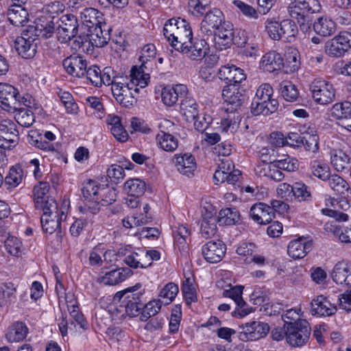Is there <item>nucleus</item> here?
<instances>
[{
  "mask_svg": "<svg viewBox=\"0 0 351 351\" xmlns=\"http://www.w3.org/2000/svg\"><path fill=\"white\" fill-rule=\"evenodd\" d=\"M287 13L295 20L300 29L307 32L311 28L313 14L319 12L321 5L317 0H288Z\"/></svg>",
  "mask_w": 351,
  "mask_h": 351,
  "instance_id": "1",
  "label": "nucleus"
},
{
  "mask_svg": "<svg viewBox=\"0 0 351 351\" xmlns=\"http://www.w3.org/2000/svg\"><path fill=\"white\" fill-rule=\"evenodd\" d=\"M241 32L238 33L239 35ZM241 38L234 35L233 25L232 23L224 24L223 26L215 32L212 36H208L207 40H210L214 43V47L218 50H223L228 49L234 43L238 47H243L247 42L246 37L244 35V32H241Z\"/></svg>",
  "mask_w": 351,
  "mask_h": 351,
  "instance_id": "2",
  "label": "nucleus"
},
{
  "mask_svg": "<svg viewBox=\"0 0 351 351\" xmlns=\"http://www.w3.org/2000/svg\"><path fill=\"white\" fill-rule=\"evenodd\" d=\"M141 287L140 284H136L132 287L125 289L123 291L117 292L114 300H122V305L125 308V313L131 317L138 315L142 310L143 304L141 302L142 294L140 292H135Z\"/></svg>",
  "mask_w": 351,
  "mask_h": 351,
  "instance_id": "3",
  "label": "nucleus"
},
{
  "mask_svg": "<svg viewBox=\"0 0 351 351\" xmlns=\"http://www.w3.org/2000/svg\"><path fill=\"white\" fill-rule=\"evenodd\" d=\"M49 204V207L42 209L43 213L40 217V223L43 230L51 234L61 228V221L66 216L64 211L58 208L56 201H51Z\"/></svg>",
  "mask_w": 351,
  "mask_h": 351,
  "instance_id": "4",
  "label": "nucleus"
},
{
  "mask_svg": "<svg viewBox=\"0 0 351 351\" xmlns=\"http://www.w3.org/2000/svg\"><path fill=\"white\" fill-rule=\"evenodd\" d=\"M102 187L103 185L98 184L93 180H89L84 184L82 192L85 202L84 206L80 208V210L82 213H87L89 212L92 214H95L99 212V195Z\"/></svg>",
  "mask_w": 351,
  "mask_h": 351,
  "instance_id": "5",
  "label": "nucleus"
},
{
  "mask_svg": "<svg viewBox=\"0 0 351 351\" xmlns=\"http://www.w3.org/2000/svg\"><path fill=\"white\" fill-rule=\"evenodd\" d=\"M56 36L60 42L67 43L77 35L79 24L75 15L64 14L56 19Z\"/></svg>",
  "mask_w": 351,
  "mask_h": 351,
  "instance_id": "6",
  "label": "nucleus"
},
{
  "mask_svg": "<svg viewBox=\"0 0 351 351\" xmlns=\"http://www.w3.org/2000/svg\"><path fill=\"white\" fill-rule=\"evenodd\" d=\"M160 254L155 250H147L138 248L125 257L124 262L131 268H147L152 264V261H158Z\"/></svg>",
  "mask_w": 351,
  "mask_h": 351,
  "instance_id": "7",
  "label": "nucleus"
},
{
  "mask_svg": "<svg viewBox=\"0 0 351 351\" xmlns=\"http://www.w3.org/2000/svg\"><path fill=\"white\" fill-rule=\"evenodd\" d=\"M312 97L320 105L332 103L335 98V89L328 81L321 79L315 80L310 86Z\"/></svg>",
  "mask_w": 351,
  "mask_h": 351,
  "instance_id": "8",
  "label": "nucleus"
},
{
  "mask_svg": "<svg viewBox=\"0 0 351 351\" xmlns=\"http://www.w3.org/2000/svg\"><path fill=\"white\" fill-rule=\"evenodd\" d=\"M311 332L308 323L304 319L287 326L286 337L292 346H302L308 340Z\"/></svg>",
  "mask_w": 351,
  "mask_h": 351,
  "instance_id": "9",
  "label": "nucleus"
},
{
  "mask_svg": "<svg viewBox=\"0 0 351 351\" xmlns=\"http://www.w3.org/2000/svg\"><path fill=\"white\" fill-rule=\"evenodd\" d=\"M351 49V33L341 32L333 38L326 41L324 51L331 57L343 56L346 51Z\"/></svg>",
  "mask_w": 351,
  "mask_h": 351,
  "instance_id": "10",
  "label": "nucleus"
},
{
  "mask_svg": "<svg viewBox=\"0 0 351 351\" xmlns=\"http://www.w3.org/2000/svg\"><path fill=\"white\" fill-rule=\"evenodd\" d=\"M230 22L226 21L223 12L217 9L214 8L206 12L204 19L200 23V32L203 36L207 38L212 36L215 32Z\"/></svg>",
  "mask_w": 351,
  "mask_h": 351,
  "instance_id": "11",
  "label": "nucleus"
},
{
  "mask_svg": "<svg viewBox=\"0 0 351 351\" xmlns=\"http://www.w3.org/2000/svg\"><path fill=\"white\" fill-rule=\"evenodd\" d=\"M243 331L239 338L243 341H256L265 337L269 331V326L265 322L253 321L241 326Z\"/></svg>",
  "mask_w": 351,
  "mask_h": 351,
  "instance_id": "12",
  "label": "nucleus"
},
{
  "mask_svg": "<svg viewBox=\"0 0 351 351\" xmlns=\"http://www.w3.org/2000/svg\"><path fill=\"white\" fill-rule=\"evenodd\" d=\"M120 81L116 82L111 87L112 93L116 101L124 107L132 106L135 101L134 96L131 90L132 86L126 82V79L119 77Z\"/></svg>",
  "mask_w": 351,
  "mask_h": 351,
  "instance_id": "13",
  "label": "nucleus"
},
{
  "mask_svg": "<svg viewBox=\"0 0 351 351\" xmlns=\"http://www.w3.org/2000/svg\"><path fill=\"white\" fill-rule=\"evenodd\" d=\"M244 90L235 84H228L222 90V97L228 106V110L235 111L245 101Z\"/></svg>",
  "mask_w": 351,
  "mask_h": 351,
  "instance_id": "14",
  "label": "nucleus"
},
{
  "mask_svg": "<svg viewBox=\"0 0 351 351\" xmlns=\"http://www.w3.org/2000/svg\"><path fill=\"white\" fill-rule=\"evenodd\" d=\"M19 138L16 124L10 119L3 120L0 123V145L5 147H14Z\"/></svg>",
  "mask_w": 351,
  "mask_h": 351,
  "instance_id": "15",
  "label": "nucleus"
},
{
  "mask_svg": "<svg viewBox=\"0 0 351 351\" xmlns=\"http://www.w3.org/2000/svg\"><path fill=\"white\" fill-rule=\"evenodd\" d=\"M18 90L12 85L0 83V106L7 112L18 109Z\"/></svg>",
  "mask_w": 351,
  "mask_h": 351,
  "instance_id": "16",
  "label": "nucleus"
},
{
  "mask_svg": "<svg viewBox=\"0 0 351 351\" xmlns=\"http://www.w3.org/2000/svg\"><path fill=\"white\" fill-rule=\"evenodd\" d=\"M226 245L220 240L210 241L203 245L202 254L205 260L210 263H216L221 261L225 255Z\"/></svg>",
  "mask_w": 351,
  "mask_h": 351,
  "instance_id": "17",
  "label": "nucleus"
},
{
  "mask_svg": "<svg viewBox=\"0 0 351 351\" xmlns=\"http://www.w3.org/2000/svg\"><path fill=\"white\" fill-rule=\"evenodd\" d=\"M62 65L66 72L75 77L85 76L87 68L86 60L80 56H70L63 60Z\"/></svg>",
  "mask_w": 351,
  "mask_h": 351,
  "instance_id": "18",
  "label": "nucleus"
},
{
  "mask_svg": "<svg viewBox=\"0 0 351 351\" xmlns=\"http://www.w3.org/2000/svg\"><path fill=\"white\" fill-rule=\"evenodd\" d=\"M110 27L105 21L88 31L87 36L92 45L102 47L110 39Z\"/></svg>",
  "mask_w": 351,
  "mask_h": 351,
  "instance_id": "19",
  "label": "nucleus"
},
{
  "mask_svg": "<svg viewBox=\"0 0 351 351\" xmlns=\"http://www.w3.org/2000/svg\"><path fill=\"white\" fill-rule=\"evenodd\" d=\"M337 311V306L322 295L317 296L311 302V311L313 315L318 317L331 316Z\"/></svg>",
  "mask_w": 351,
  "mask_h": 351,
  "instance_id": "20",
  "label": "nucleus"
},
{
  "mask_svg": "<svg viewBox=\"0 0 351 351\" xmlns=\"http://www.w3.org/2000/svg\"><path fill=\"white\" fill-rule=\"evenodd\" d=\"M251 218L261 225L267 224L271 222L275 217V213L270 206L260 202L254 204L250 210Z\"/></svg>",
  "mask_w": 351,
  "mask_h": 351,
  "instance_id": "21",
  "label": "nucleus"
},
{
  "mask_svg": "<svg viewBox=\"0 0 351 351\" xmlns=\"http://www.w3.org/2000/svg\"><path fill=\"white\" fill-rule=\"evenodd\" d=\"M185 47L186 49H181L180 52L186 54L193 60H202L209 51V46L205 38L197 39L194 42L191 40L189 44Z\"/></svg>",
  "mask_w": 351,
  "mask_h": 351,
  "instance_id": "22",
  "label": "nucleus"
},
{
  "mask_svg": "<svg viewBox=\"0 0 351 351\" xmlns=\"http://www.w3.org/2000/svg\"><path fill=\"white\" fill-rule=\"evenodd\" d=\"M180 28L176 34L175 39L171 43V46L177 51H180L182 49H186V45H189L191 40H193V32L189 23L186 21H180Z\"/></svg>",
  "mask_w": 351,
  "mask_h": 351,
  "instance_id": "23",
  "label": "nucleus"
},
{
  "mask_svg": "<svg viewBox=\"0 0 351 351\" xmlns=\"http://www.w3.org/2000/svg\"><path fill=\"white\" fill-rule=\"evenodd\" d=\"M312 243L304 237H300L289 242L287 247L289 256L293 259L303 258L311 251Z\"/></svg>",
  "mask_w": 351,
  "mask_h": 351,
  "instance_id": "24",
  "label": "nucleus"
},
{
  "mask_svg": "<svg viewBox=\"0 0 351 351\" xmlns=\"http://www.w3.org/2000/svg\"><path fill=\"white\" fill-rule=\"evenodd\" d=\"M173 161L178 171L188 177L193 175L196 169V161L195 157L189 153L183 154H176Z\"/></svg>",
  "mask_w": 351,
  "mask_h": 351,
  "instance_id": "25",
  "label": "nucleus"
},
{
  "mask_svg": "<svg viewBox=\"0 0 351 351\" xmlns=\"http://www.w3.org/2000/svg\"><path fill=\"white\" fill-rule=\"evenodd\" d=\"M331 277L335 282L351 287V267L348 262L341 261L333 267Z\"/></svg>",
  "mask_w": 351,
  "mask_h": 351,
  "instance_id": "26",
  "label": "nucleus"
},
{
  "mask_svg": "<svg viewBox=\"0 0 351 351\" xmlns=\"http://www.w3.org/2000/svg\"><path fill=\"white\" fill-rule=\"evenodd\" d=\"M218 75L221 80L230 83L229 84L237 85L246 78L243 71L234 65L221 66L219 70Z\"/></svg>",
  "mask_w": 351,
  "mask_h": 351,
  "instance_id": "27",
  "label": "nucleus"
},
{
  "mask_svg": "<svg viewBox=\"0 0 351 351\" xmlns=\"http://www.w3.org/2000/svg\"><path fill=\"white\" fill-rule=\"evenodd\" d=\"M49 190V185L46 182H40L38 185L34 187V204L36 209H45V208L49 207V203H50L51 201H56L52 197L47 195Z\"/></svg>",
  "mask_w": 351,
  "mask_h": 351,
  "instance_id": "28",
  "label": "nucleus"
},
{
  "mask_svg": "<svg viewBox=\"0 0 351 351\" xmlns=\"http://www.w3.org/2000/svg\"><path fill=\"white\" fill-rule=\"evenodd\" d=\"M80 20L87 31L105 21L103 13L93 8H84L80 12Z\"/></svg>",
  "mask_w": 351,
  "mask_h": 351,
  "instance_id": "29",
  "label": "nucleus"
},
{
  "mask_svg": "<svg viewBox=\"0 0 351 351\" xmlns=\"http://www.w3.org/2000/svg\"><path fill=\"white\" fill-rule=\"evenodd\" d=\"M284 66L282 56L275 51L265 53L260 62V67L265 71L269 73L279 71Z\"/></svg>",
  "mask_w": 351,
  "mask_h": 351,
  "instance_id": "30",
  "label": "nucleus"
},
{
  "mask_svg": "<svg viewBox=\"0 0 351 351\" xmlns=\"http://www.w3.org/2000/svg\"><path fill=\"white\" fill-rule=\"evenodd\" d=\"M312 26L316 34L324 37L331 36L336 30L335 22L327 16H321L314 22L313 21Z\"/></svg>",
  "mask_w": 351,
  "mask_h": 351,
  "instance_id": "31",
  "label": "nucleus"
},
{
  "mask_svg": "<svg viewBox=\"0 0 351 351\" xmlns=\"http://www.w3.org/2000/svg\"><path fill=\"white\" fill-rule=\"evenodd\" d=\"M8 19L14 26H24L29 21V12L25 7L10 5Z\"/></svg>",
  "mask_w": 351,
  "mask_h": 351,
  "instance_id": "32",
  "label": "nucleus"
},
{
  "mask_svg": "<svg viewBox=\"0 0 351 351\" xmlns=\"http://www.w3.org/2000/svg\"><path fill=\"white\" fill-rule=\"evenodd\" d=\"M129 268H119L107 272L101 278V282L106 285H115L124 281L132 275Z\"/></svg>",
  "mask_w": 351,
  "mask_h": 351,
  "instance_id": "33",
  "label": "nucleus"
},
{
  "mask_svg": "<svg viewBox=\"0 0 351 351\" xmlns=\"http://www.w3.org/2000/svg\"><path fill=\"white\" fill-rule=\"evenodd\" d=\"M29 330L22 322H15L8 328L5 337L9 342H19L25 339Z\"/></svg>",
  "mask_w": 351,
  "mask_h": 351,
  "instance_id": "34",
  "label": "nucleus"
},
{
  "mask_svg": "<svg viewBox=\"0 0 351 351\" xmlns=\"http://www.w3.org/2000/svg\"><path fill=\"white\" fill-rule=\"evenodd\" d=\"M38 44L33 40H25L18 37L15 40V49L19 56L25 59H30L34 57L37 51Z\"/></svg>",
  "mask_w": 351,
  "mask_h": 351,
  "instance_id": "35",
  "label": "nucleus"
},
{
  "mask_svg": "<svg viewBox=\"0 0 351 351\" xmlns=\"http://www.w3.org/2000/svg\"><path fill=\"white\" fill-rule=\"evenodd\" d=\"M218 220L215 214L210 211H206L202 216L201 223V233L205 238H209L214 236L217 231V223Z\"/></svg>",
  "mask_w": 351,
  "mask_h": 351,
  "instance_id": "36",
  "label": "nucleus"
},
{
  "mask_svg": "<svg viewBox=\"0 0 351 351\" xmlns=\"http://www.w3.org/2000/svg\"><path fill=\"white\" fill-rule=\"evenodd\" d=\"M106 122L110 126V130L114 138L120 142H125L128 138V134L123 128L119 117L109 114Z\"/></svg>",
  "mask_w": 351,
  "mask_h": 351,
  "instance_id": "37",
  "label": "nucleus"
},
{
  "mask_svg": "<svg viewBox=\"0 0 351 351\" xmlns=\"http://www.w3.org/2000/svg\"><path fill=\"white\" fill-rule=\"evenodd\" d=\"M180 111L186 121L192 122L198 117V104L193 98L186 97L181 102Z\"/></svg>",
  "mask_w": 351,
  "mask_h": 351,
  "instance_id": "38",
  "label": "nucleus"
},
{
  "mask_svg": "<svg viewBox=\"0 0 351 351\" xmlns=\"http://www.w3.org/2000/svg\"><path fill=\"white\" fill-rule=\"evenodd\" d=\"M186 89V86L182 84L176 85L174 87H165L161 94L163 103L168 106H173L178 100L179 94L184 92Z\"/></svg>",
  "mask_w": 351,
  "mask_h": 351,
  "instance_id": "39",
  "label": "nucleus"
},
{
  "mask_svg": "<svg viewBox=\"0 0 351 351\" xmlns=\"http://www.w3.org/2000/svg\"><path fill=\"white\" fill-rule=\"evenodd\" d=\"M217 219L219 225L233 226L239 223L240 213L234 208H222Z\"/></svg>",
  "mask_w": 351,
  "mask_h": 351,
  "instance_id": "40",
  "label": "nucleus"
},
{
  "mask_svg": "<svg viewBox=\"0 0 351 351\" xmlns=\"http://www.w3.org/2000/svg\"><path fill=\"white\" fill-rule=\"evenodd\" d=\"M157 145L165 152H172L178 145V139L169 133L161 131L156 136Z\"/></svg>",
  "mask_w": 351,
  "mask_h": 351,
  "instance_id": "41",
  "label": "nucleus"
},
{
  "mask_svg": "<svg viewBox=\"0 0 351 351\" xmlns=\"http://www.w3.org/2000/svg\"><path fill=\"white\" fill-rule=\"evenodd\" d=\"M123 189L129 197H141L145 191L146 184L139 178L130 179L125 182Z\"/></svg>",
  "mask_w": 351,
  "mask_h": 351,
  "instance_id": "42",
  "label": "nucleus"
},
{
  "mask_svg": "<svg viewBox=\"0 0 351 351\" xmlns=\"http://www.w3.org/2000/svg\"><path fill=\"white\" fill-rule=\"evenodd\" d=\"M331 114L337 119H351V103L344 101L334 104L331 109ZM344 128L351 132V124H348Z\"/></svg>",
  "mask_w": 351,
  "mask_h": 351,
  "instance_id": "43",
  "label": "nucleus"
},
{
  "mask_svg": "<svg viewBox=\"0 0 351 351\" xmlns=\"http://www.w3.org/2000/svg\"><path fill=\"white\" fill-rule=\"evenodd\" d=\"M330 162L337 171H343L348 169L350 164L349 156L340 149L332 150L330 153Z\"/></svg>",
  "mask_w": 351,
  "mask_h": 351,
  "instance_id": "44",
  "label": "nucleus"
},
{
  "mask_svg": "<svg viewBox=\"0 0 351 351\" xmlns=\"http://www.w3.org/2000/svg\"><path fill=\"white\" fill-rule=\"evenodd\" d=\"M143 67H146V66L141 64L139 68L133 66L130 71L131 84L139 86L141 88L147 86L148 81L149 80V75L144 72L143 69Z\"/></svg>",
  "mask_w": 351,
  "mask_h": 351,
  "instance_id": "45",
  "label": "nucleus"
},
{
  "mask_svg": "<svg viewBox=\"0 0 351 351\" xmlns=\"http://www.w3.org/2000/svg\"><path fill=\"white\" fill-rule=\"evenodd\" d=\"M279 91L281 96L289 102L296 101L299 97V92L296 86L290 81H282L279 84Z\"/></svg>",
  "mask_w": 351,
  "mask_h": 351,
  "instance_id": "46",
  "label": "nucleus"
},
{
  "mask_svg": "<svg viewBox=\"0 0 351 351\" xmlns=\"http://www.w3.org/2000/svg\"><path fill=\"white\" fill-rule=\"evenodd\" d=\"M28 143L43 150L49 151V152H55V147L52 144L43 141V136L39 133V132L36 130H31L27 136Z\"/></svg>",
  "mask_w": 351,
  "mask_h": 351,
  "instance_id": "47",
  "label": "nucleus"
},
{
  "mask_svg": "<svg viewBox=\"0 0 351 351\" xmlns=\"http://www.w3.org/2000/svg\"><path fill=\"white\" fill-rule=\"evenodd\" d=\"M162 304L160 299L153 300L146 304H143L140 317L141 320L146 322L151 317L156 315L160 311Z\"/></svg>",
  "mask_w": 351,
  "mask_h": 351,
  "instance_id": "48",
  "label": "nucleus"
},
{
  "mask_svg": "<svg viewBox=\"0 0 351 351\" xmlns=\"http://www.w3.org/2000/svg\"><path fill=\"white\" fill-rule=\"evenodd\" d=\"M178 291L177 285L169 282L160 290L158 295L159 299L164 305H168L174 300Z\"/></svg>",
  "mask_w": 351,
  "mask_h": 351,
  "instance_id": "49",
  "label": "nucleus"
},
{
  "mask_svg": "<svg viewBox=\"0 0 351 351\" xmlns=\"http://www.w3.org/2000/svg\"><path fill=\"white\" fill-rule=\"evenodd\" d=\"M183 20L184 19L180 18H172L168 20L164 25L162 30L163 35L171 45V43H173V40L175 39L176 34H177L178 32H179L178 29L180 28V25L178 24L180 23V21Z\"/></svg>",
  "mask_w": 351,
  "mask_h": 351,
  "instance_id": "50",
  "label": "nucleus"
},
{
  "mask_svg": "<svg viewBox=\"0 0 351 351\" xmlns=\"http://www.w3.org/2000/svg\"><path fill=\"white\" fill-rule=\"evenodd\" d=\"M281 26L284 32V40L288 43L293 42L298 34L295 22L291 19H285L281 21Z\"/></svg>",
  "mask_w": 351,
  "mask_h": 351,
  "instance_id": "51",
  "label": "nucleus"
},
{
  "mask_svg": "<svg viewBox=\"0 0 351 351\" xmlns=\"http://www.w3.org/2000/svg\"><path fill=\"white\" fill-rule=\"evenodd\" d=\"M330 187L337 194L345 195L348 190V184L346 180L337 174L329 176L327 178Z\"/></svg>",
  "mask_w": 351,
  "mask_h": 351,
  "instance_id": "52",
  "label": "nucleus"
},
{
  "mask_svg": "<svg viewBox=\"0 0 351 351\" xmlns=\"http://www.w3.org/2000/svg\"><path fill=\"white\" fill-rule=\"evenodd\" d=\"M241 172L239 170H233L229 173H223V171H215L213 175V179L218 182H224L226 181L228 184H234L239 180Z\"/></svg>",
  "mask_w": 351,
  "mask_h": 351,
  "instance_id": "53",
  "label": "nucleus"
},
{
  "mask_svg": "<svg viewBox=\"0 0 351 351\" xmlns=\"http://www.w3.org/2000/svg\"><path fill=\"white\" fill-rule=\"evenodd\" d=\"M16 122L21 126L29 128L34 122V115L32 111L28 108H19L15 115Z\"/></svg>",
  "mask_w": 351,
  "mask_h": 351,
  "instance_id": "54",
  "label": "nucleus"
},
{
  "mask_svg": "<svg viewBox=\"0 0 351 351\" xmlns=\"http://www.w3.org/2000/svg\"><path fill=\"white\" fill-rule=\"evenodd\" d=\"M23 179V171L19 165L12 166L5 177V182L11 186H19Z\"/></svg>",
  "mask_w": 351,
  "mask_h": 351,
  "instance_id": "55",
  "label": "nucleus"
},
{
  "mask_svg": "<svg viewBox=\"0 0 351 351\" xmlns=\"http://www.w3.org/2000/svg\"><path fill=\"white\" fill-rule=\"evenodd\" d=\"M311 170L313 176L323 181H326L330 176V169L328 166L318 160H313L311 162Z\"/></svg>",
  "mask_w": 351,
  "mask_h": 351,
  "instance_id": "56",
  "label": "nucleus"
},
{
  "mask_svg": "<svg viewBox=\"0 0 351 351\" xmlns=\"http://www.w3.org/2000/svg\"><path fill=\"white\" fill-rule=\"evenodd\" d=\"M22 242L14 237H8L4 244L8 253L16 257H19L22 254Z\"/></svg>",
  "mask_w": 351,
  "mask_h": 351,
  "instance_id": "57",
  "label": "nucleus"
},
{
  "mask_svg": "<svg viewBox=\"0 0 351 351\" xmlns=\"http://www.w3.org/2000/svg\"><path fill=\"white\" fill-rule=\"evenodd\" d=\"M232 3L237 7L239 11L246 17L250 19H258L259 12L252 5H248L240 0H234Z\"/></svg>",
  "mask_w": 351,
  "mask_h": 351,
  "instance_id": "58",
  "label": "nucleus"
},
{
  "mask_svg": "<svg viewBox=\"0 0 351 351\" xmlns=\"http://www.w3.org/2000/svg\"><path fill=\"white\" fill-rule=\"evenodd\" d=\"M293 197L299 202L308 201L311 198V193L304 184L295 182L293 185Z\"/></svg>",
  "mask_w": 351,
  "mask_h": 351,
  "instance_id": "59",
  "label": "nucleus"
},
{
  "mask_svg": "<svg viewBox=\"0 0 351 351\" xmlns=\"http://www.w3.org/2000/svg\"><path fill=\"white\" fill-rule=\"evenodd\" d=\"M229 289H225L223 292V295L226 298H230L234 300L236 305H243L244 300L242 298L243 286L231 287Z\"/></svg>",
  "mask_w": 351,
  "mask_h": 351,
  "instance_id": "60",
  "label": "nucleus"
},
{
  "mask_svg": "<svg viewBox=\"0 0 351 351\" xmlns=\"http://www.w3.org/2000/svg\"><path fill=\"white\" fill-rule=\"evenodd\" d=\"M332 16L335 21V24L348 25L351 24V12L346 9H335L331 12Z\"/></svg>",
  "mask_w": 351,
  "mask_h": 351,
  "instance_id": "61",
  "label": "nucleus"
},
{
  "mask_svg": "<svg viewBox=\"0 0 351 351\" xmlns=\"http://www.w3.org/2000/svg\"><path fill=\"white\" fill-rule=\"evenodd\" d=\"M239 117L235 119L234 114L232 117L231 115H228L227 118L223 119L221 121L220 125L219 127L221 132L223 133H231L233 134L238 128L239 126Z\"/></svg>",
  "mask_w": 351,
  "mask_h": 351,
  "instance_id": "62",
  "label": "nucleus"
},
{
  "mask_svg": "<svg viewBox=\"0 0 351 351\" xmlns=\"http://www.w3.org/2000/svg\"><path fill=\"white\" fill-rule=\"evenodd\" d=\"M304 149L312 153H317L319 149V136L316 134H306L303 136V144Z\"/></svg>",
  "mask_w": 351,
  "mask_h": 351,
  "instance_id": "63",
  "label": "nucleus"
},
{
  "mask_svg": "<svg viewBox=\"0 0 351 351\" xmlns=\"http://www.w3.org/2000/svg\"><path fill=\"white\" fill-rule=\"evenodd\" d=\"M276 162L278 168L289 172L294 171L299 167L298 160L289 156H287L284 159L276 160Z\"/></svg>",
  "mask_w": 351,
  "mask_h": 351,
  "instance_id": "64",
  "label": "nucleus"
}]
</instances>
